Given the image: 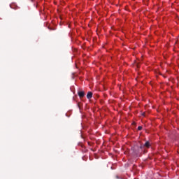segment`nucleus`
Masks as SVG:
<instances>
[{"mask_svg":"<svg viewBox=\"0 0 179 179\" xmlns=\"http://www.w3.org/2000/svg\"><path fill=\"white\" fill-rule=\"evenodd\" d=\"M141 150H142V148H141V147L138 146V145H134L133 147V152L134 154L136 155H138L139 153H141Z\"/></svg>","mask_w":179,"mask_h":179,"instance_id":"f257e3e1","label":"nucleus"},{"mask_svg":"<svg viewBox=\"0 0 179 179\" xmlns=\"http://www.w3.org/2000/svg\"><path fill=\"white\" fill-rule=\"evenodd\" d=\"M143 148H150V143L149 141H147L145 143V144L143 145H141L140 146V149H143Z\"/></svg>","mask_w":179,"mask_h":179,"instance_id":"f03ea898","label":"nucleus"},{"mask_svg":"<svg viewBox=\"0 0 179 179\" xmlns=\"http://www.w3.org/2000/svg\"><path fill=\"white\" fill-rule=\"evenodd\" d=\"M78 94L80 99H83V97H85V92H83V91H79L78 92Z\"/></svg>","mask_w":179,"mask_h":179,"instance_id":"7ed1b4c3","label":"nucleus"},{"mask_svg":"<svg viewBox=\"0 0 179 179\" xmlns=\"http://www.w3.org/2000/svg\"><path fill=\"white\" fill-rule=\"evenodd\" d=\"M92 97H93V93L92 92H88L87 99H90Z\"/></svg>","mask_w":179,"mask_h":179,"instance_id":"20e7f679","label":"nucleus"},{"mask_svg":"<svg viewBox=\"0 0 179 179\" xmlns=\"http://www.w3.org/2000/svg\"><path fill=\"white\" fill-rule=\"evenodd\" d=\"M138 131H142V126H139V127H138Z\"/></svg>","mask_w":179,"mask_h":179,"instance_id":"39448f33","label":"nucleus"},{"mask_svg":"<svg viewBox=\"0 0 179 179\" xmlns=\"http://www.w3.org/2000/svg\"><path fill=\"white\" fill-rule=\"evenodd\" d=\"M142 115H143V117H145V113H143L142 114Z\"/></svg>","mask_w":179,"mask_h":179,"instance_id":"423d86ee","label":"nucleus"}]
</instances>
